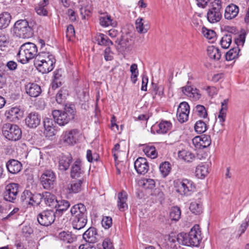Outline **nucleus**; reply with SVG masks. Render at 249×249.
Here are the masks:
<instances>
[{"label": "nucleus", "mask_w": 249, "mask_h": 249, "mask_svg": "<svg viewBox=\"0 0 249 249\" xmlns=\"http://www.w3.org/2000/svg\"><path fill=\"white\" fill-rule=\"evenodd\" d=\"M177 239L179 243L184 245L198 246L202 239L199 225H195L187 233L181 232L178 234Z\"/></svg>", "instance_id": "1"}, {"label": "nucleus", "mask_w": 249, "mask_h": 249, "mask_svg": "<svg viewBox=\"0 0 249 249\" xmlns=\"http://www.w3.org/2000/svg\"><path fill=\"white\" fill-rule=\"evenodd\" d=\"M75 107L73 104L66 105L63 111L54 110L52 115L54 122L60 126H64L74 118Z\"/></svg>", "instance_id": "2"}, {"label": "nucleus", "mask_w": 249, "mask_h": 249, "mask_svg": "<svg viewBox=\"0 0 249 249\" xmlns=\"http://www.w3.org/2000/svg\"><path fill=\"white\" fill-rule=\"evenodd\" d=\"M37 48L36 44L28 42L23 44L19 48L17 54L18 61L22 64L28 62L37 55Z\"/></svg>", "instance_id": "3"}, {"label": "nucleus", "mask_w": 249, "mask_h": 249, "mask_svg": "<svg viewBox=\"0 0 249 249\" xmlns=\"http://www.w3.org/2000/svg\"><path fill=\"white\" fill-rule=\"evenodd\" d=\"M13 32L16 36L21 38H28L34 34L32 27L25 19L17 21L14 25Z\"/></svg>", "instance_id": "4"}, {"label": "nucleus", "mask_w": 249, "mask_h": 249, "mask_svg": "<svg viewBox=\"0 0 249 249\" xmlns=\"http://www.w3.org/2000/svg\"><path fill=\"white\" fill-rule=\"evenodd\" d=\"M210 4L211 8H209L207 14V19L210 23H216L219 21L222 18L221 1L220 0H214Z\"/></svg>", "instance_id": "5"}, {"label": "nucleus", "mask_w": 249, "mask_h": 249, "mask_svg": "<svg viewBox=\"0 0 249 249\" xmlns=\"http://www.w3.org/2000/svg\"><path fill=\"white\" fill-rule=\"evenodd\" d=\"M2 134L6 139L13 141L19 140L22 135L21 130L18 126L9 123L3 125Z\"/></svg>", "instance_id": "6"}, {"label": "nucleus", "mask_w": 249, "mask_h": 249, "mask_svg": "<svg viewBox=\"0 0 249 249\" xmlns=\"http://www.w3.org/2000/svg\"><path fill=\"white\" fill-rule=\"evenodd\" d=\"M176 191L182 196H189L195 189L194 182L189 179L184 178L178 180L176 183Z\"/></svg>", "instance_id": "7"}, {"label": "nucleus", "mask_w": 249, "mask_h": 249, "mask_svg": "<svg viewBox=\"0 0 249 249\" xmlns=\"http://www.w3.org/2000/svg\"><path fill=\"white\" fill-rule=\"evenodd\" d=\"M55 216L56 214L53 211L46 210L38 214L37 220L41 225L48 226L53 223Z\"/></svg>", "instance_id": "8"}, {"label": "nucleus", "mask_w": 249, "mask_h": 249, "mask_svg": "<svg viewBox=\"0 0 249 249\" xmlns=\"http://www.w3.org/2000/svg\"><path fill=\"white\" fill-rule=\"evenodd\" d=\"M56 180L55 174L52 170H46L40 177V181L45 189H52Z\"/></svg>", "instance_id": "9"}, {"label": "nucleus", "mask_w": 249, "mask_h": 249, "mask_svg": "<svg viewBox=\"0 0 249 249\" xmlns=\"http://www.w3.org/2000/svg\"><path fill=\"white\" fill-rule=\"evenodd\" d=\"M19 185L11 183L7 185L3 193L4 199L6 201L13 202L18 193Z\"/></svg>", "instance_id": "10"}, {"label": "nucleus", "mask_w": 249, "mask_h": 249, "mask_svg": "<svg viewBox=\"0 0 249 249\" xmlns=\"http://www.w3.org/2000/svg\"><path fill=\"white\" fill-rule=\"evenodd\" d=\"M190 112V107L186 102H183L179 105L177 112V117L180 123H183L188 120Z\"/></svg>", "instance_id": "11"}, {"label": "nucleus", "mask_w": 249, "mask_h": 249, "mask_svg": "<svg viewBox=\"0 0 249 249\" xmlns=\"http://www.w3.org/2000/svg\"><path fill=\"white\" fill-rule=\"evenodd\" d=\"M41 117L39 114L32 112L28 114L25 119L26 125L30 128H36L40 124Z\"/></svg>", "instance_id": "12"}, {"label": "nucleus", "mask_w": 249, "mask_h": 249, "mask_svg": "<svg viewBox=\"0 0 249 249\" xmlns=\"http://www.w3.org/2000/svg\"><path fill=\"white\" fill-rule=\"evenodd\" d=\"M80 135V131L77 129H73L66 131L64 134V142L68 145H73L78 141Z\"/></svg>", "instance_id": "13"}, {"label": "nucleus", "mask_w": 249, "mask_h": 249, "mask_svg": "<svg viewBox=\"0 0 249 249\" xmlns=\"http://www.w3.org/2000/svg\"><path fill=\"white\" fill-rule=\"evenodd\" d=\"M134 167L138 174L144 175L149 170L147 160L142 157L138 158L134 162Z\"/></svg>", "instance_id": "14"}, {"label": "nucleus", "mask_w": 249, "mask_h": 249, "mask_svg": "<svg viewBox=\"0 0 249 249\" xmlns=\"http://www.w3.org/2000/svg\"><path fill=\"white\" fill-rule=\"evenodd\" d=\"M115 42L117 43V49L120 52L126 51L131 46L132 41L128 35L125 34L122 36L120 38H117Z\"/></svg>", "instance_id": "15"}, {"label": "nucleus", "mask_w": 249, "mask_h": 249, "mask_svg": "<svg viewBox=\"0 0 249 249\" xmlns=\"http://www.w3.org/2000/svg\"><path fill=\"white\" fill-rule=\"evenodd\" d=\"M22 115V112L18 107H13L6 111L5 116L11 122H16L19 120Z\"/></svg>", "instance_id": "16"}, {"label": "nucleus", "mask_w": 249, "mask_h": 249, "mask_svg": "<svg viewBox=\"0 0 249 249\" xmlns=\"http://www.w3.org/2000/svg\"><path fill=\"white\" fill-rule=\"evenodd\" d=\"M70 212L71 218L87 215L86 206L81 203L73 205L71 208Z\"/></svg>", "instance_id": "17"}, {"label": "nucleus", "mask_w": 249, "mask_h": 249, "mask_svg": "<svg viewBox=\"0 0 249 249\" xmlns=\"http://www.w3.org/2000/svg\"><path fill=\"white\" fill-rule=\"evenodd\" d=\"M55 63V61L53 60L35 62L38 71L42 73H47L52 71L54 69Z\"/></svg>", "instance_id": "18"}, {"label": "nucleus", "mask_w": 249, "mask_h": 249, "mask_svg": "<svg viewBox=\"0 0 249 249\" xmlns=\"http://www.w3.org/2000/svg\"><path fill=\"white\" fill-rule=\"evenodd\" d=\"M83 179L76 180H72L67 185V192L70 195L76 194L82 190V184L83 183Z\"/></svg>", "instance_id": "19"}, {"label": "nucleus", "mask_w": 249, "mask_h": 249, "mask_svg": "<svg viewBox=\"0 0 249 249\" xmlns=\"http://www.w3.org/2000/svg\"><path fill=\"white\" fill-rule=\"evenodd\" d=\"M8 171L11 174H16L19 173L22 167V164L18 160L11 159L6 164Z\"/></svg>", "instance_id": "20"}, {"label": "nucleus", "mask_w": 249, "mask_h": 249, "mask_svg": "<svg viewBox=\"0 0 249 249\" xmlns=\"http://www.w3.org/2000/svg\"><path fill=\"white\" fill-rule=\"evenodd\" d=\"M81 161L80 159H77L71 167V177L72 178H77L81 176L84 173L81 169Z\"/></svg>", "instance_id": "21"}, {"label": "nucleus", "mask_w": 249, "mask_h": 249, "mask_svg": "<svg viewBox=\"0 0 249 249\" xmlns=\"http://www.w3.org/2000/svg\"><path fill=\"white\" fill-rule=\"evenodd\" d=\"M26 93L30 96L37 97L41 92L40 87L35 83H29L25 87Z\"/></svg>", "instance_id": "22"}, {"label": "nucleus", "mask_w": 249, "mask_h": 249, "mask_svg": "<svg viewBox=\"0 0 249 249\" xmlns=\"http://www.w3.org/2000/svg\"><path fill=\"white\" fill-rule=\"evenodd\" d=\"M72 160V157L70 154L63 155L59 161V168L62 171H66L70 167Z\"/></svg>", "instance_id": "23"}, {"label": "nucleus", "mask_w": 249, "mask_h": 249, "mask_svg": "<svg viewBox=\"0 0 249 249\" xmlns=\"http://www.w3.org/2000/svg\"><path fill=\"white\" fill-rule=\"evenodd\" d=\"M127 195L125 191H122L118 194L117 206L120 211H124L127 209Z\"/></svg>", "instance_id": "24"}, {"label": "nucleus", "mask_w": 249, "mask_h": 249, "mask_svg": "<svg viewBox=\"0 0 249 249\" xmlns=\"http://www.w3.org/2000/svg\"><path fill=\"white\" fill-rule=\"evenodd\" d=\"M239 13V8L234 4H231L225 9L224 16L227 19H231L236 17Z\"/></svg>", "instance_id": "25"}, {"label": "nucleus", "mask_w": 249, "mask_h": 249, "mask_svg": "<svg viewBox=\"0 0 249 249\" xmlns=\"http://www.w3.org/2000/svg\"><path fill=\"white\" fill-rule=\"evenodd\" d=\"M97 235L96 229L94 227H90L83 234V237L87 242L95 243L97 241Z\"/></svg>", "instance_id": "26"}, {"label": "nucleus", "mask_w": 249, "mask_h": 249, "mask_svg": "<svg viewBox=\"0 0 249 249\" xmlns=\"http://www.w3.org/2000/svg\"><path fill=\"white\" fill-rule=\"evenodd\" d=\"M71 218L73 228L77 230L83 228L87 223V215Z\"/></svg>", "instance_id": "27"}, {"label": "nucleus", "mask_w": 249, "mask_h": 249, "mask_svg": "<svg viewBox=\"0 0 249 249\" xmlns=\"http://www.w3.org/2000/svg\"><path fill=\"white\" fill-rule=\"evenodd\" d=\"M53 60L55 61L54 56L49 52H45L43 50L39 52L35 58V62H41Z\"/></svg>", "instance_id": "28"}, {"label": "nucleus", "mask_w": 249, "mask_h": 249, "mask_svg": "<svg viewBox=\"0 0 249 249\" xmlns=\"http://www.w3.org/2000/svg\"><path fill=\"white\" fill-rule=\"evenodd\" d=\"M209 163H202L198 165L196 170V176L200 178H203L209 172Z\"/></svg>", "instance_id": "29"}, {"label": "nucleus", "mask_w": 249, "mask_h": 249, "mask_svg": "<svg viewBox=\"0 0 249 249\" xmlns=\"http://www.w3.org/2000/svg\"><path fill=\"white\" fill-rule=\"evenodd\" d=\"M43 199L45 204L50 207H57L58 201L56 199L55 196L48 192L44 193Z\"/></svg>", "instance_id": "30"}, {"label": "nucleus", "mask_w": 249, "mask_h": 249, "mask_svg": "<svg viewBox=\"0 0 249 249\" xmlns=\"http://www.w3.org/2000/svg\"><path fill=\"white\" fill-rule=\"evenodd\" d=\"M99 21L100 25L103 27H108L109 26L115 27L117 25V21L112 18L111 17L108 15H104L101 17Z\"/></svg>", "instance_id": "31"}, {"label": "nucleus", "mask_w": 249, "mask_h": 249, "mask_svg": "<svg viewBox=\"0 0 249 249\" xmlns=\"http://www.w3.org/2000/svg\"><path fill=\"white\" fill-rule=\"evenodd\" d=\"M58 238L66 243H71L76 240L77 236L71 232L63 231L59 233Z\"/></svg>", "instance_id": "32"}, {"label": "nucleus", "mask_w": 249, "mask_h": 249, "mask_svg": "<svg viewBox=\"0 0 249 249\" xmlns=\"http://www.w3.org/2000/svg\"><path fill=\"white\" fill-rule=\"evenodd\" d=\"M231 30H228V33L224 35L220 40V45L223 49H228L231 43L232 36L231 33L235 31L233 27L230 28Z\"/></svg>", "instance_id": "33"}, {"label": "nucleus", "mask_w": 249, "mask_h": 249, "mask_svg": "<svg viewBox=\"0 0 249 249\" xmlns=\"http://www.w3.org/2000/svg\"><path fill=\"white\" fill-rule=\"evenodd\" d=\"M207 53L211 59L215 60H218L221 57V52L219 49L213 46H211L208 47Z\"/></svg>", "instance_id": "34"}, {"label": "nucleus", "mask_w": 249, "mask_h": 249, "mask_svg": "<svg viewBox=\"0 0 249 249\" xmlns=\"http://www.w3.org/2000/svg\"><path fill=\"white\" fill-rule=\"evenodd\" d=\"M69 95V92L67 89L65 88H62L57 92L55 96V100L59 104H63L65 103L67 96Z\"/></svg>", "instance_id": "35"}, {"label": "nucleus", "mask_w": 249, "mask_h": 249, "mask_svg": "<svg viewBox=\"0 0 249 249\" xmlns=\"http://www.w3.org/2000/svg\"><path fill=\"white\" fill-rule=\"evenodd\" d=\"M11 16L8 12L0 14V29L6 28L10 24Z\"/></svg>", "instance_id": "36"}, {"label": "nucleus", "mask_w": 249, "mask_h": 249, "mask_svg": "<svg viewBox=\"0 0 249 249\" xmlns=\"http://www.w3.org/2000/svg\"><path fill=\"white\" fill-rule=\"evenodd\" d=\"M190 211L196 214H199L202 213V203L200 200L193 201L191 203L189 207Z\"/></svg>", "instance_id": "37"}, {"label": "nucleus", "mask_w": 249, "mask_h": 249, "mask_svg": "<svg viewBox=\"0 0 249 249\" xmlns=\"http://www.w3.org/2000/svg\"><path fill=\"white\" fill-rule=\"evenodd\" d=\"M96 41L98 45L107 46V47L113 44L111 40L104 34L101 33L97 36Z\"/></svg>", "instance_id": "38"}, {"label": "nucleus", "mask_w": 249, "mask_h": 249, "mask_svg": "<svg viewBox=\"0 0 249 249\" xmlns=\"http://www.w3.org/2000/svg\"><path fill=\"white\" fill-rule=\"evenodd\" d=\"M70 206V202L65 200H62L58 201V204L56 208V212H55L56 215H60L61 213L66 211L68 208Z\"/></svg>", "instance_id": "39"}, {"label": "nucleus", "mask_w": 249, "mask_h": 249, "mask_svg": "<svg viewBox=\"0 0 249 249\" xmlns=\"http://www.w3.org/2000/svg\"><path fill=\"white\" fill-rule=\"evenodd\" d=\"M240 49L238 47H233L230 49L225 55V58L227 61H231L237 58L239 55Z\"/></svg>", "instance_id": "40"}, {"label": "nucleus", "mask_w": 249, "mask_h": 249, "mask_svg": "<svg viewBox=\"0 0 249 249\" xmlns=\"http://www.w3.org/2000/svg\"><path fill=\"white\" fill-rule=\"evenodd\" d=\"M178 158L186 162H191L195 158L193 153L186 150L180 151L178 153Z\"/></svg>", "instance_id": "41"}, {"label": "nucleus", "mask_w": 249, "mask_h": 249, "mask_svg": "<svg viewBox=\"0 0 249 249\" xmlns=\"http://www.w3.org/2000/svg\"><path fill=\"white\" fill-rule=\"evenodd\" d=\"M160 171L163 177H166L171 171V165L168 161L162 162L159 167Z\"/></svg>", "instance_id": "42"}, {"label": "nucleus", "mask_w": 249, "mask_h": 249, "mask_svg": "<svg viewBox=\"0 0 249 249\" xmlns=\"http://www.w3.org/2000/svg\"><path fill=\"white\" fill-rule=\"evenodd\" d=\"M193 111L201 118H206L208 115L206 109L202 105H197L193 109Z\"/></svg>", "instance_id": "43"}, {"label": "nucleus", "mask_w": 249, "mask_h": 249, "mask_svg": "<svg viewBox=\"0 0 249 249\" xmlns=\"http://www.w3.org/2000/svg\"><path fill=\"white\" fill-rule=\"evenodd\" d=\"M171 123L168 121H162L159 124V129L157 130L159 134H165L171 127Z\"/></svg>", "instance_id": "44"}, {"label": "nucleus", "mask_w": 249, "mask_h": 249, "mask_svg": "<svg viewBox=\"0 0 249 249\" xmlns=\"http://www.w3.org/2000/svg\"><path fill=\"white\" fill-rule=\"evenodd\" d=\"M43 197L44 193L42 194L39 193L35 194H32L29 205H31L32 206L39 205L40 204L42 199H43Z\"/></svg>", "instance_id": "45"}, {"label": "nucleus", "mask_w": 249, "mask_h": 249, "mask_svg": "<svg viewBox=\"0 0 249 249\" xmlns=\"http://www.w3.org/2000/svg\"><path fill=\"white\" fill-rule=\"evenodd\" d=\"M181 211L178 207H174L170 211L169 216L172 220L178 221L180 218Z\"/></svg>", "instance_id": "46"}, {"label": "nucleus", "mask_w": 249, "mask_h": 249, "mask_svg": "<svg viewBox=\"0 0 249 249\" xmlns=\"http://www.w3.org/2000/svg\"><path fill=\"white\" fill-rule=\"evenodd\" d=\"M194 128L198 134H201L205 132L207 129L206 124L202 120L197 121L194 126Z\"/></svg>", "instance_id": "47"}, {"label": "nucleus", "mask_w": 249, "mask_h": 249, "mask_svg": "<svg viewBox=\"0 0 249 249\" xmlns=\"http://www.w3.org/2000/svg\"><path fill=\"white\" fill-rule=\"evenodd\" d=\"M163 87L162 86L152 83V94L153 98L154 99L157 95L160 96H162L163 94Z\"/></svg>", "instance_id": "48"}, {"label": "nucleus", "mask_w": 249, "mask_h": 249, "mask_svg": "<svg viewBox=\"0 0 249 249\" xmlns=\"http://www.w3.org/2000/svg\"><path fill=\"white\" fill-rule=\"evenodd\" d=\"M143 18H137L135 22L136 28L138 33L140 34L145 33L147 32L148 29L144 27Z\"/></svg>", "instance_id": "49"}, {"label": "nucleus", "mask_w": 249, "mask_h": 249, "mask_svg": "<svg viewBox=\"0 0 249 249\" xmlns=\"http://www.w3.org/2000/svg\"><path fill=\"white\" fill-rule=\"evenodd\" d=\"M140 182L142 186L146 189H152L155 187V182L153 179L144 178Z\"/></svg>", "instance_id": "50"}, {"label": "nucleus", "mask_w": 249, "mask_h": 249, "mask_svg": "<svg viewBox=\"0 0 249 249\" xmlns=\"http://www.w3.org/2000/svg\"><path fill=\"white\" fill-rule=\"evenodd\" d=\"M144 152L148 157L151 159H155L157 157L158 153L155 147L153 146H147L144 149Z\"/></svg>", "instance_id": "51"}, {"label": "nucleus", "mask_w": 249, "mask_h": 249, "mask_svg": "<svg viewBox=\"0 0 249 249\" xmlns=\"http://www.w3.org/2000/svg\"><path fill=\"white\" fill-rule=\"evenodd\" d=\"M202 33L203 36L208 39H212L216 36V33L214 31L209 30L204 27L202 29Z\"/></svg>", "instance_id": "52"}, {"label": "nucleus", "mask_w": 249, "mask_h": 249, "mask_svg": "<svg viewBox=\"0 0 249 249\" xmlns=\"http://www.w3.org/2000/svg\"><path fill=\"white\" fill-rule=\"evenodd\" d=\"M32 193L29 190H25L21 194L20 199L26 204H30Z\"/></svg>", "instance_id": "53"}, {"label": "nucleus", "mask_w": 249, "mask_h": 249, "mask_svg": "<svg viewBox=\"0 0 249 249\" xmlns=\"http://www.w3.org/2000/svg\"><path fill=\"white\" fill-rule=\"evenodd\" d=\"M201 144L202 149L207 147L211 143L210 136L209 135L201 136Z\"/></svg>", "instance_id": "54"}, {"label": "nucleus", "mask_w": 249, "mask_h": 249, "mask_svg": "<svg viewBox=\"0 0 249 249\" xmlns=\"http://www.w3.org/2000/svg\"><path fill=\"white\" fill-rule=\"evenodd\" d=\"M102 226L106 229H108L112 225V218L110 216H104L102 220Z\"/></svg>", "instance_id": "55"}, {"label": "nucleus", "mask_w": 249, "mask_h": 249, "mask_svg": "<svg viewBox=\"0 0 249 249\" xmlns=\"http://www.w3.org/2000/svg\"><path fill=\"white\" fill-rule=\"evenodd\" d=\"M5 68L7 69L6 70V73L7 71H9L11 72H15L18 68V64L17 62L10 60L7 62ZM6 71V70H5Z\"/></svg>", "instance_id": "56"}, {"label": "nucleus", "mask_w": 249, "mask_h": 249, "mask_svg": "<svg viewBox=\"0 0 249 249\" xmlns=\"http://www.w3.org/2000/svg\"><path fill=\"white\" fill-rule=\"evenodd\" d=\"M188 96L194 100H197L200 98L201 94L198 89L193 88L190 92V95H188Z\"/></svg>", "instance_id": "57"}, {"label": "nucleus", "mask_w": 249, "mask_h": 249, "mask_svg": "<svg viewBox=\"0 0 249 249\" xmlns=\"http://www.w3.org/2000/svg\"><path fill=\"white\" fill-rule=\"evenodd\" d=\"M9 41L4 36H0V48L1 50H4L7 47Z\"/></svg>", "instance_id": "58"}, {"label": "nucleus", "mask_w": 249, "mask_h": 249, "mask_svg": "<svg viewBox=\"0 0 249 249\" xmlns=\"http://www.w3.org/2000/svg\"><path fill=\"white\" fill-rule=\"evenodd\" d=\"M55 129L53 127L46 128H44V134L46 137L50 138L51 137L55 135Z\"/></svg>", "instance_id": "59"}, {"label": "nucleus", "mask_w": 249, "mask_h": 249, "mask_svg": "<svg viewBox=\"0 0 249 249\" xmlns=\"http://www.w3.org/2000/svg\"><path fill=\"white\" fill-rule=\"evenodd\" d=\"M102 246L103 249H114L112 243L108 238H106L103 242Z\"/></svg>", "instance_id": "60"}, {"label": "nucleus", "mask_w": 249, "mask_h": 249, "mask_svg": "<svg viewBox=\"0 0 249 249\" xmlns=\"http://www.w3.org/2000/svg\"><path fill=\"white\" fill-rule=\"evenodd\" d=\"M6 71L4 70L3 71H1L0 70V89H2L6 84Z\"/></svg>", "instance_id": "61"}, {"label": "nucleus", "mask_w": 249, "mask_h": 249, "mask_svg": "<svg viewBox=\"0 0 249 249\" xmlns=\"http://www.w3.org/2000/svg\"><path fill=\"white\" fill-rule=\"evenodd\" d=\"M35 10L36 13L39 16H45L47 15L48 11L44 7L37 5L36 7Z\"/></svg>", "instance_id": "62"}, {"label": "nucleus", "mask_w": 249, "mask_h": 249, "mask_svg": "<svg viewBox=\"0 0 249 249\" xmlns=\"http://www.w3.org/2000/svg\"><path fill=\"white\" fill-rule=\"evenodd\" d=\"M201 136L195 137L192 140V142L196 148L202 149L201 144Z\"/></svg>", "instance_id": "63"}, {"label": "nucleus", "mask_w": 249, "mask_h": 249, "mask_svg": "<svg viewBox=\"0 0 249 249\" xmlns=\"http://www.w3.org/2000/svg\"><path fill=\"white\" fill-rule=\"evenodd\" d=\"M245 41V36L244 35L241 34L239 36V38H237L234 39V42L237 45L236 47L239 45L243 46Z\"/></svg>", "instance_id": "64"}]
</instances>
